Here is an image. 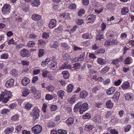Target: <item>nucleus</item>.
<instances>
[{
  "mask_svg": "<svg viewBox=\"0 0 134 134\" xmlns=\"http://www.w3.org/2000/svg\"><path fill=\"white\" fill-rule=\"evenodd\" d=\"M88 108V105L87 103H83L82 102H79L75 104L74 110L75 112L79 111L80 114H82L83 112L87 110Z\"/></svg>",
  "mask_w": 134,
  "mask_h": 134,
  "instance_id": "1",
  "label": "nucleus"
},
{
  "mask_svg": "<svg viewBox=\"0 0 134 134\" xmlns=\"http://www.w3.org/2000/svg\"><path fill=\"white\" fill-rule=\"evenodd\" d=\"M12 95L10 91H8L7 90H5L1 93L0 95V102H2L3 103H7L9 101V99L11 98Z\"/></svg>",
  "mask_w": 134,
  "mask_h": 134,
  "instance_id": "2",
  "label": "nucleus"
},
{
  "mask_svg": "<svg viewBox=\"0 0 134 134\" xmlns=\"http://www.w3.org/2000/svg\"><path fill=\"white\" fill-rule=\"evenodd\" d=\"M20 54L22 58L28 57L30 56L31 52L27 49L23 48L21 51Z\"/></svg>",
  "mask_w": 134,
  "mask_h": 134,
  "instance_id": "3",
  "label": "nucleus"
},
{
  "mask_svg": "<svg viewBox=\"0 0 134 134\" xmlns=\"http://www.w3.org/2000/svg\"><path fill=\"white\" fill-rule=\"evenodd\" d=\"M11 6L9 4H6L2 7V10L3 14L5 15L9 14L10 13Z\"/></svg>",
  "mask_w": 134,
  "mask_h": 134,
  "instance_id": "4",
  "label": "nucleus"
},
{
  "mask_svg": "<svg viewBox=\"0 0 134 134\" xmlns=\"http://www.w3.org/2000/svg\"><path fill=\"white\" fill-rule=\"evenodd\" d=\"M32 130L35 134H38L42 131V127L40 125H37L32 127Z\"/></svg>",
  "mask_w": 134,
  "mask_h": 134,
  "instance_id": "5",
  "label": "nucleus"
},
{
  "mask_svg": "<svg viewBox=\"0 0 134 134\" xmlns=\"http://www.w3.org/2000/svg\"><path fill=\"white\" fill-rule=\"evenodd\" d=\"M40 110L37 107H35L32 111L33 118L35 119H37L40 116Z\"/></svg>",
  "mask_w": 134,
  "mask_h": 134,
  "instance_id": "6",
  "label": "nucleus"
},
{
  "mask_svg": "<svg viewBox=\"0 0 134 134\" xmlns=\"http://www.w3.org/2000/svg\"><path fill=\"white\" fill-rule=\"evenodd\" d=\"M96 17V15L93 14H90L86 17V20L88 21V23L92 24L95 21Z\"/></svg>",
  "mask_w": 134,
  "mask_h": 134,
  "instance_id": "7",
  "label": "nucleus"
},
{
  "mask_svg": "<svg viewBox=\"0 0 134 134\" xmlns=\"http://www.w3.org/2000/svg\"><path fill=\"white\" fill-rule=\"evenodd\" d=\"M14 80L13 79L11 78L7 81L5 83V86L7 87L10 88L13 86L14 85Z\"/></svg>",
  "mask_w": 134,
  "mask_h": 134,
  "instance_id": "8",
  "label": "nucleus"
},
{
  "mask_svg": "<svg viewBox=\"0 0 134 134\" xmlns=\"http://www.w3.org/2000/svg\"><path fill=\"white\" fill-rule=\"evenodd\" d=\"M21 82L22 85L24 86H25L30 83V80L28 78L24 77L23 78Z\"/></svg>",
  "mask_w": 134,
  "mask_h": 134,
  "instance_id": "9",
  "label": "nucleus"
},
{
  "mask_svg": "<svg viewBox=\"0 0 134 134\" xmlns=\"http://www.w3.org/2000/svg\"><path fill=\"white\" fill-rule=\"evenodd\" d=\"M88 94V93L85 90L80 91V93L79 97L81 98H85Z\"/></svg>",
  "mask_w": 134,
  "mask_h": 134,
  "instance_id": "10",
  "label": "nucleus"
},
{
  "mask_svg": "<svg viewBox=\"0 0 134 134\" xmlns=\"http://www.w3.org/2000/svg\"><path fill=\"white\" fill-rule=\"evenodd\" d=\"M134 97L133 94L131 93H127L125 94V97L126 100H132Z\"/></svg>",
  "mask_w": 134,
  "mask_h": 134,
  "instance_id": "11",
  "label": "nucleus"
},
{
  "mask_svg": "<svg viewBox=\"0 0 134 134\" xmlns=\"http://www.w3.org/2000/svg\"><path fill=\"white\" fill-rule=\"evenodd\" d=\"M116 90L115 87H111L106 91L107 94L108 95H112L114 92L116 91Z\"/></svg>",
  "mask_w": 134,
  "mask_h": 134,
  "instance_id": "12",
  "label": "nucleus"
},
{
  "mask_svg": "<svg viewBox=\"0 0 134 134\" xmlns=\"http://www.w3.org/2000/svg\"><path fill=\"white\" fill-rule=\"evenodd\" d=\"M130 87V83L128 81L124 82L121 86V88L124 90H126L129 88Z\"/></svg>",
  "mask_w": 134,
  "mask_h": 134,
  "instance_id": "13",
  "label": "nucleus"
},
{
  "mask_svg": "<svg viewBox=\"0 0 134 134\" xmlns=\"http://www.w3.org/2000/svg\"><path fill=\"white\" fill-rule=\"evenodd\" d=\"M59 46V43L57 41H53L51 42L50 44V47L51 48H57Z\"/></svg>",
  "mask_w": 134,
  "mask_h": 134,
  "instance_id": "14",
  "label": "nucleus"
},
{
  "mask_svg": "<svg viewBox=\"0 0 134 134\" xmlns=\"http://www.w3.org/2000/svg\"><path fill=\"white\" fill-rule=\"evenodd\" d=\"M56 20L53 19H52L49 23L48 26L50 28L52 29L56 26Z\"/></svg>",
  "mask_w": 134,
  "mask_h": 134,
  "instance_id": "15",
  "label": "nucleus"
},
{
  "mask_svg": "<svg viewBox=\"0 0 134 134\" xmlns=\"http://www.w3.org/2000/svg\"><path fill=\"white\" fill-rule=\"evenodd\" d=\"M113 32L111 31H107L106 34V37L107 38L110 40L113 38H114V35L113 34Z\"/></svg>",
  "mask_w": 134,
  "mask_h": 134,
  "instance_id": "16",
  "label": "nucleus"
},
{
  "mask_svg": "<svg viewBox=\"0 0 134 134\" xmlns=\"http://www.w3.org/2000/svg\"><path fill=\"white\" fill-rule=\"evenodd\" d=\"M22 92L23 96L24 97L27 96L30 93L29 89L26 88H23Z\"/></svg>",
  "mask_w": 134,
  "mask_h": 134,
  "instance_id": "17",
  "label": "nucleus"
},
{
  "mask_svg": "<svg viewBox=\"0 0 134 134\" xmlns=\"http://www.w3.org/2000/svg\"><path fill=\"white\" fill-rule=\"evenodd\" d=\"M100 32V30H99L98 31V34L96 35V37L97 40L101 41L102 39L104 38L103 35L102 34H101Z\"/></svg>",
  "mask_w": 134,
  "mask_h": 134,
  "instance_id": "18",
  "label": "nucleus"
},
{
  "mask_svg": "<svg viewBox=\"0 0 134 134\" xmlns=\"http://www.w3.org/2000/svg\"><path fill=\"white\" fill-rule=\"evenodd\" d=\"M124 64L125 65H130L132 62V59L131 57H127L124 61Z\"/></svg>",
  "mask_w": 134,
  "mask_h": 134,
  "instance_id": "19",
  "label": "nucleus"
},
{
  "mask_svg": "<svg viewBox=\"0 0 134 134\" xmlns=\"http://www.w3.org/2000/svg\"><path fill=\"white\" fill-rule=\"evenodd\" d=\"M30 3L33 7H37L40 5V2L39 0H33Z\"/></svg>",
  "mask_w": 134,
  "mask_h": 134,
  "instance_id": "20",
  "label": "nucleus"
},
{
  "mask_svg": "<svg viewBox=\"0 0 134 134\" xmlns=\"http://www.w3.org/2000/svg\"><path fill=\"white\" fill-rule=\"evenodd\" d=\"M65 92L62 90L58 91L57 93L58 98L60 99H63V97L65 96Z\"/></svg>",
  "mask_w": 134,
  "mask_h": 134,
  "instance_id": "21",
  "label": "nucleus"
},
{
  "mask_svg": "<svg viewBox=\"0 0 134 134\" xmlns=\"http://www.w3.org/2000/svg\"><path fill=\"white\" fill-rule=\"evenodd\" d=\"M14 129V127L11 126L10 127H7L5 129L4 132L5 134H9L10 133L13 132Z\"/></svg>",
  "mask_w": 134,
  "mask_h": 134,
  "instance_id": "22",
  "label": "nucleus"
},
{
  "mask_svg": "<svg viewBox=\"0 0 134 134\" xmlns=\"http://www.w3.org/2000/svg\"><path fill=\"white\" fill-rule=\"evenodd\" d=\"M57 63L55 62H53L51 63L48 65V67L51 69L53 70L57 68Z\"/></svg>",
  "mask_w": 134,
  "mask_h": 134,
  "instance_id": "23",
  "label": "nucleus"
},
{
  "mask_svg": "<svg viewBox=\"0 0 134 134\" xmlns=\"http://www.w3.org/2000/svg\"><path fill=\"white\" fill-rule=\"evenodd\" d=\"M41 17V15L36 14H34L32 16V19L35 21L40 20Z\"/></svg>",
  "mask_w": 134,
  "mask_h": 134,
  "instance_id": "24",
  "label": "nucleus"
},
{
  "mask_svg": "<svg viewBox=\"0 0 134 134\" xmlns=\"http://www.w3.org/2000/svg\"><path fill=\"white\" fill-rule=\"evenodd\" d=\"M105 52V49L103 48H98V49L95 51L94 52V54L98 55L99 54H104Z\"/></svg>",
  "mask_w": 134,
  "mask_h": 134,
  "instance_id": "25",
  "label": "nucleus"
},
{
  "mask_svg": "<svg viewBox=\"0 0 134 134\" xmlns=\"http://www.w3.org/2000/svg\"><path fill=\"white\" fill-rule=\"evenodd\" d=\"M97 63L100 65H103L106 63L105 59H104L101 58H99L97 59Z\"/></svg>",
  "mask_w": 134,
  "mask_h": 134,
  "instance_id": "26",
  "label": "nucleus"
},
{
  "mask_svg": "<svg viewBox=\"0 0 134 134\" xmlns=\"http://www.w3.org/2000/svg\"><path fill=\"white\" fill-rule=\"evenodd\" d=\"M74 122V119L73 118L70 117L66 121V122L67 125L69 126L72 125Z\"/></svg>",
  "mask_w": 134,
  "mask_h": 134,
  "instance_id": "27",
  "label": "nucleus"
},
{
  "mask_svg": "<svg viewBox=\"0 0 134 134\" xmlns=\"http://www.w3.org/2000/svg\"><path fill=\"white\" fill-rule=\"evenodd\" d=\"M72 67L71 65L69 64L68 63H65L63 64L60 68L61 69H70Z\"/></svg>",
  "mask_w": 134,
  "mask_h": 134,
  "instance_id": "28",
  "label": "nucleus"
},
{
  "mask_svg": "<svg viewBox=\"0 0 134 134\" xmlns=\"http://www.w3.org/2000/svg\"><path fill=\"white\" fill-rule=\"evenodd\" d=\"M14 17L16 21H18L20 23L22 22V19L23 18V16L22 15L15 14L14 15Z\"/></svg>",
  "mask_w": 134,
  "mask_h": 134,
  "instance_id": "29",
  "label": "nucleus"
},
{
  "mask_svg": "<svg viewBox=\"0 0 134 134\" xmlns=\"http://www.w3.org/2000/svg\"><path fill=\"white\" fill-rule=\"evenodd\" d=\"M62 74L63 75V77L65 79H68L69 77V74L68 71L66 70L63 71Z\"/></svg>",
  "mask_w": 134,
  "mask_h": 134,
  "instance_id": "30",
  "label": "nucleus"
},
{
  "mask_svg": "<svg viewBox=\"0 0 134 134\" xmlns=\"http://www.w3.org/2000/svg\"><path fill=\"white\" fill-rule=\"evenodd\" d=\"M93 121L95 122H101V119L100 116L97 115V114L95 115L93 119Z\"/></svg>",
  "mask_w": 134,
  "mask_h": 134,
  "instance_id": "31",
  "label": "nucleus"
},
{
  "mask_svg": "<svg viewBox=\"0 0 134 134\" xmlns=\"http://www.w3.org/2000/svg\"><path fill=\"white\" fill-rule=\"evenodd\" d=\"M129 11L128 8L127 7H124L121 9V13L122 15H125L129 13Z\"/></svg>",
  "mask_w": 134,
  "mask_h": 134,
  "instance_id": "32",
  "label": "nucleus"
},
{
  "mask_svg": "<svg viewBox=\"0 0 134 134\" xmlns=\"http://www.w3.org/2000/svg\"><path fill=\"white\" fill-rule=\"evenodd\" d=\"M33 106V105L28 102L25 104L24 108L25 109L27 110H29L31 109V108Z\"/></svg>",
  "mask_w": 134,
  "mask_h": 134,
  "instance_id": "33",
  "label": "nucleus"
},
{
  "mask_svg": "<svg viewBox=\"0 0 134 134\" xmlns=\"http://www.w3.org/2000/svg\"><path fill=\"white\" fill-rule=\"evenodd\" d=\"M73 88L74 86L72 84H69L67 87V91L69 93H71L72 91Z\"/></svg>",
  "mask_w": 134,
  "mask_h": 134,
  "instance_id": "34",
  "label": "nucleus"
},
{
  "mask_svg": "<svg viewBox=\"0 0 134 134\" xmlns=\"http://www.w3.org/2000/svg\"><path fill=\"white\" fill-rule=\"evenodd\" d=\"M82 37L83 38L85 39H90L92 37L91 34L88 33H86L83 34L82 36Z\"/></svg>",
  "mask_w": 134,
  "mask_h": 134,
  "instance_id": "35",
  "label": "nucleus"
},
{
  "mask_svg": "<svg viewBox=\"0 0 134 134\" xmlns=\"http://www.w3.org/2000/svg\"><path fill=\"white\" fill-rule=\"evenodd\" d=\"M114 3H108L106 6V8L109 10H113L114 9Z\"/></svg>",
  "mask_w": 134,
  "mask_h": 134,
  "instance_id": "36",
  "label": "nucleus"
},
{
  "mask_svg": "<svg viewBox=\"0 0 134 134\" xmlns=\"http://www.w3.org/2000/svg\"><path fill=\"white\" fill-rule=\"evenodd\" d=\"M107 107L108 108L111 109L112 108L113 106V103L110 100L108 101L106 104Z\"/></svg>",
  "mask_w": 134,
  "mask_h": 134,
  "instance_id": "37",
  "label": "nucleus"
},
{
  "mask_svg": "<svg viewBox=\"0 0 134 134\" xmlns=\"http://www.w3.org/2000/svg\"><path fill=\"white\" fill-rule=\"evenodd\" d=\"M120 93L118 91L116 92L114 96L113 97V98L114 100H118L119 98Z\"/></svg>",
  "mask_w": 134,
  "mask_h": 134,
  "instance_id": "38",
  "label": "nucleus"
},
{
  "mask_svg": "<svg viewBox=\"0 0 134 134\" xmlns=\"http://www.w3.org/2000/svg\"><path fill=\"white\" fill-rule=\"evenodd\" d=\"M110 68L109 67L106 66L102 69L100 71V73L102 74H104L108 71Z\"/></svg>",
  "mask_w": 134,
  "mask_h": 134,
  "instance_id": "39",
  "label": "nucleus"
},
{
  "mask_svg": "<svg viewBox=\"0 0 134 134\" xmlns=\"http://www.w3.org/2000/svg\"><path fill=\"white\" fill-rule=\"evenodd\" d=\"M94 127V126L93 125H86L85 126V130L88 131L92 130Z\"/></svg>",
  "mask_w": 134,
  "mask_h": 134,
  "instance_id": "40",
  "label": "nucleus"
},
{
  "mask_svg": "<svg viewBox=\"0 0 134 134\" xmlns=\"http://www.w3.org/2000/svg\"><path fill=\"white\" fill-rule=\"evenodd\" d=\"M55 88V87L52 85H50L46 87V89L49 92H52Z\"/></svg>",
  "mask_w": 134,
  "mask_h": 134,
  "instance_id": "41",
  "label": "nucleus"
},
{
  "mask_svg": "<svg viewBox=\"0 0 134 134\" xmlns=\"http://www.w3.org/2000/svg\"><path fill=\"white\" fill-rule=\"evenodd\" d=\"M36 44L33 41H29L27 43V46L29 47H32L34 46Z\"/></svg>",
  "mask_w": 134,
  "mask_h": 134,
  "instance_id": "42",
  "label": "nucleus"
},
{
  "mask_svg": "<svg viewBox=\"0 0 134 134\" xmlns=\"http://www.w3.org/2000/svg\"><path fill=\"white\" fill-rule=\"evenodd\" d=\"M9 54L7 53L2 54L0 56V58L2 59H6L8 58Z\"/></svg>",
  "mask_w": 134,
  "mask_h": 134,
  "instance_id": "43",
  "label": "nucleus"
},
{
  "mask_svg": "<svg viewBox=\"0 0 134 134\" xmlns=\"http://www.w3.org/2000/svg\"><path fill=\"white\" fill-rule=\"evenodd\" d=\"M44 53V50L42 49H40L38 51V56L39 58L42 57Z\"/></svg>",
  "mask_w": 134,
  "mask_h": 134,
  "instance_id": "44",
  "label": "nucleus"
},
{
  "mask_svg": "<svg viewBox=\"0 0 134 134\" xmlns=\"http://www.w3.org/2000/svg\"><path fill=\"white\" fill-rule=\"evenodd\" d=\"M41 94L39 91H37L34 95V97L35 99H39L40 98Z\"/></svg>",
  "mask_w": 134,
  "mask_h": 134,
  "instance_id": "45",
  "label": "nucleus"
},
{
  "mask_svg": "<svg viewBox=\"0 0 134 134\" xmlns=\"http://www.w3.org/2000/svg\"><path fill=\"white\" fill-rule=\"evenodd\" d=\"M85 13V11L84 9H81L78 12V15L79 16H81Z\"/></svg>",
  "mask_w": 134,
  "mask_h": 134,
  "instance_id": "46",
  "label": "nucleus"
},
{
  "mask_svg": "<svg viewBox=\"0 0 134 134\" xmlns=\"http://www.w3.org/2000/svg\"><path fill=\"white\" fill-rule=\"evenodd\" d=\"M76 100V98L74 97L73 96L72 97L68 99V102L71 104H73L75 102Z\"/></svg>",
  "mask_w": 134,
  "mask_h": 134,
  "instance_id": "47",
  "label": "nucleus"
},
{
  "mask_svg": "<svg viewBox=\"0 0 134 134\" xmlns=\"http://www.w3.org/2000/svg\"><path fill=\"white\" fill-rule=\"evenodd\" d=\"M70 14L69 13H64L62 14L61 16H62L65 19H69L70 18L69 16Z\"/></svg>",
  "mask_w": 134,
  "mask_h": 134,
  "instance_id": "48",
  "label": "nucleus"
},
{
  "mask_svg": "<svg viewBox=\"0 0 134 134\" xmlns=\"http://www.w3.org/2000/svg\"><path fill=\"white\" fill-rule=\"evenodd\" d=\"M58 134H67V132L66 130L63 129H58L57 130Z\"/></svg>",
  "mask_w": 134,
  "mask_h": 134,
  "instance_id": "49",
  "label": "nucleus"
},
{
  "mask_svg": "<svg viewBox=\"0 0 134 134\" xmlns=\"http://www.w3.org/2000/svg\"><path fill=\"white\" fill-rule=\"evenodd\" d=\"M85 53L83 52L82 54L80 55L79 57L78 58V61H82L84 59V58L85 55Z\"/></svg>",
  "mask_w": 134,
  "mask_h": 134,
  "instance_id": "50",
  "label": "nucleus"
},
{
  "mask_svg": "<svg viewBox=\"0 0 134 134\" xmlns=\"http://www.w3.org/2000/svg\"><path fill=\"white\" fill-rule=\"evenodd\" d=\"M48 127L49 128H52L54 127L55 125V124L52 121H49L48 123Z\"/></svg>",
  "mask_w": 134,
  "mask_h": 134,
  "instance_id": "51",
  "label": "nucleus"
},
{
  "mask_svg": "<svg viewBox=\"0 0 134 134\" xmlns=\"http://www.w3.org/2000/svg\"><path fill=\"white\" fill-rule=\"evenodd\" d=\"M76 21V23L79 25H81L84 23L83 20L81 19H78Z\"/></svg>",
  "mask_w": 134,
  "mask_h": 134,
  "instance_id": "52",
  "label": "nucleus"
},
{
  "mask_svg": "<svg viewBox=\"0 0 134 134\" xmlns=\"http://www.w3.org/2000/svg\"><path fill=\"white\" fill-rule=\"evenodd\" d=\"M91 115L90 114L87 113L82 116V118L84 119H89L91 117Z\"/></svg>",
  "mask_w": 134,
  "mask_h": 134,
  "instance_id": "53",
  "label": "nucleus"
},
{
  "mask_svg": "<svg viewBox=\"0 0 134 134\" xmlns=\"http://www.w3.org/2000/svg\"><path fill=\"white\" fill-rule=\"evenodd\" d=\"M10 73L12 75L14 76H16L18 75L17 70L15 69H13L10 71Z\"/></svg>",
  "mask_w": 134,
  "mask_h": 134,
  "instance_id": "54",
  "label": "nucleus"
},
{
  "mask_svg": "<svg viewBox=\"0 0 134 134\" xmlns=\"http://www.w3.org/2000/svg\"><path fill=\"white\" fill-rule=\"evenodd\" d=\"M104 9V8L102 7L99 8H98L94 9V11L95 13L98 14H99L102 12Z\"/></svg>",
  "mask_w": 134,
  "mask_h": 134,
  "instance_id": "55",
  "label": "nucleus"
},
{
  "mask_svg": "<svg viewBox=\"0 0 134 134\" xmlns=\"http://www.w3.org/2000/svg\"><path fill=\"white\" fill-rule=\"evenodd\" d=\"M53 97V96L50 94H46L45 96V99L48 100H52Z\"/></svg>",
  "mask_w": 134,
  "mask_h": 134,
  "instance_id": "56",
  "label": "nucleus"
},
{
  "mask_svg": "<svg viewBox=\"0 0 134 134\" xmlns=\"http://www.w3.org/2000/svg\"><path fill=\"white\" fill-rule=\"evenodd\" d=\"M68 8L70 9H75L76 8V5L75 3L71 4L69 6Z\"/></svg>",
  "mask_w": 134,
  "mask_h": 134,
  "instance_id": "57",
  "label": "nucleus"
},
{
  "mask_svg": "<svg viewBox=\"0 0 134 134\" xmlns=\"http://www.w3.org/2000/svg\"><path fill=\"white\" fill-rule=\"evenodd\" d=\"M38 44L40 46H44L46 44V42L42 39L38 40Z\"/></svg>",
  "mask_w": 134,
  "mask_h": 134,
  "instance_id": "58",
  "label": "nucleus"
},
{
  "mask_svg": "<svg viewBox=\"0 0 134 134\" xmlns=\"http://www.w3.org/2000/svg\"><path fill=\"white\" fill-rule=\"evenodd\" d=\"M99 47V46L98 44L95 43L92 45V49L94 50H96L98 49Z\"/></svg>",
  "mask_w": 134,
  "mask_h": 134,
  "instance_id": "59",
  "label": "nucleus"
},
{
  "mask_svg": "<svg viewBox=\"0 0 134 134\" xmlns=\"http://www.w3.org/2000/svg\"><path fill=\"white\" fill-rule=\"evenodd\" d=\"M100 88V87L99 86L94 87L92 89V92L93 93H96L98 91Z\"/></svg>",
  "mask_w": 134,
  "mask_h": 134,
  "instance_id": "60",
  "label": "nucleus"
},
{
  "mask_svg": "<svg viewBox=\"0 0 134 134\" xmlns=\"http://www.w3.org/2000/svg\"><path fill=\"white\" fill-rule=\"evenodd\" d=\"M51 110L53 111L57 110V107L56 105H52L50 106Z\"/></svg>",
  "mask_w": 134,
  "mask_h": 134,
  "instance_id": "61",
  "label": "nucleus"
},
{
  "mask_svg": "<svg viewBox=\"0 0 134 134\" xmlns=\"http://www.w3.org/2000/svg\"><path fill=\"white\" fill-rule=\"evenodd\" d=\"M111 45L110 40H107L105 41L104 46L105 47H108Z\"/></svg>",
  "mask_w": 134,
  "mask_h": 134,
  "instance_id": "62",
  "label": "nucleus"
},
{
  "mask_svg": "<svg viewBox=\"0 0 134 134\" xmlns=\"http://www.w3.org/2000/svg\"><path fill=\"white\" fill-rule=\"evenodd\" d=\"M30 93H34L36 92V89L35 87L32 86L30 87V89H29Z\"/></svg>",
  "mask_w": 134,
  "mask_h": 134,
  "instance_id": "63",
  "label": "nucleus"
},
{
  "mask_svg": "<svg viewBox=\"0 0 134 134\" xmlns=\"http://www.w3.org/2000/svg\"><path fill=\"white\" fill-rule=\"evenodd\" d=\"M109 131L111 133L110 134H118L119 133L118 131L115 129H111Z\"/></svg>",
  "mask_w": 134,
  "mask_h": 134,
  "instance_id": "64",
  "label": "nucleus"
}]
</instances>
